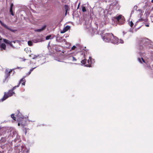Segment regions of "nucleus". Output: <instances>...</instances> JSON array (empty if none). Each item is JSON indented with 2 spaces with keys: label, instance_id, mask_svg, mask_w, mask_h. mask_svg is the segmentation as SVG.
<instances>
[{
  "label": "nucleus",
  "instance_id": "1",
  "mask_svg": "<svg viewBox=\"0 0 153 153\" xmlns=\"http://www.w3.org/2000/svg\"><path fill=\"white\" fill-rule=\"evenodd\" d=\"M3 42L7 44H9L12 47H15L16 44L19 43L18 41H11L7 40L6 39H0V48L1 50H5L6 48L5 44Z\"/></svg>",
  "mask_w": 153,
  "mask_h": 153
},
{
  "label": "nucleus",
  "instance_id": "2",
  "mask_svg": "<svg viewBox=\"0 0 153 153\" xmlns=\"http://www.w3.org/2000/svg\"><path fill=\"white\" fill-rule=\"evenodd\" d=\"M103 41L105 42H111L114 44L118 43H123V41L121 39H103Z\"/></svg>",
  "mask_w": 153,
  "mask_h": 153
},
{
  "label": "nucleus",
  "instance_id": "3",
  "mask_svg": "<svg viewBox=\"0 0 153 153\" xmlns=\"http://www.w3.org/2000/svg\"><path fill=\"white\" fill-rule=\"evenodd\" d=\"M114 18L116 19V22L118 24L123 25L125 22L124 17L121 15L117 16L114 17Z\"/></svg>",
  "mask_w": 153,
  "mask_h": 153
},
{
  "label": "nucleus",
  "instance_id": "4",
  "mask_svg": "<svg viewBox=\"0 0 153 153\" xmlns=\"http://www.w3.org/2000/svg\"><path fill=\"white\" fill-rule=\"evenodd\" d=\"M14 92H13L12 90H9L7 94H6L5 93L4 96L1 99L2 101H3L7 99L9 97L12 96L13 94H14Z\"/></svg>",
  "mask_w": 153,
  "mask_h": 153
},
{
  "label": "nucleus",
  "instance_id": "5",
  "mask_svg": "<svg viewBox=\"0 0 153 153\" xmlns=\"http://www.w3.org/2000/svg\"><path fill=\"white\" fill-rule=\"evenodd\" d=\"M63 39H56V41L58 42H62L63 44H65V47L67 48H69V47L71 46V44L69 42H66L64 39L63 40Z\"/></svg>",
  "mask_w": 153,
  "mask_h": 153
},
{
  "label": "nucleus",
  "instance_id": "6",
  "mask_svg": "<svg viewBox=\"0 0 153 153\" xmlns=\"http://www.w3.org/2000/svg\"><path fill=\"white\" fill-rule=\"evenodd\" d=\"M102 38H115L114 35L112 33H106L104 34V36H102Z\"/></svg>",
  "mask_w": 153,
  "mask_h": 153
},
{
  "label": "nucleus",
  "instance_id": "7",
  "mask_svg": "<svg viewBox=\"0 0 153 153\" xmlns=\"http://www.w3.org/2000/svg\"><path fill=\"white\" fill-rule=\"evenodd\" d=\"M0 23L1 24V25L4 27L5 28L7 29V30H8L13 32H15L16 31H17V30H13L12 29H11L9 28L8 27H7V25H6L5 24H4V23H3L0 20Z\"/></svg>",
  "mask_w": 153,
  "mask_h": 153
},
{
  "label": "nucleus",
  "instance_id": "8",
  "mask_svg": "<svg viewBox=\"0 0 153 153\" xmlns=\"http://www.w3.org/2000/svg\"><path fill=\"white\" fill-rule=\"evenodd\" d=\"M17 114H16V120H19L20 119H23V116H22L21 114L18 111H17Z\"/></svg>",
  "mask_w": 153,
  "mask_h": 153
},
{
  "label": "nucleus",
  "instance_id": "9",
  "mask_svg": "<svg viewBox=\"0 0 153 153\" xmlns=\"http://www.w3.org/2000/svg\"><path fill=\"white\" fill-rule=\"evenodd\" d=\"M25 80L24 79V77L22 78L18 84L17 85V87H19L21 83H22V85H24L25 83Z\"/></svg>",
  "mask_w": 153,
  "mask_h": 153
},
{
  "label": "nucleus",
  "instance_id": "10",
  "mask_svg": "<svg viewBox=\"0 0 153 153\" xmlns=\"http://www.w3.org/2000/svg\"><path fill=\"white\" fill-rule=\"evenodd\" d=\"M70 28V26L69 25L66 26L65 27L62 31H61V32L62 33H64L67 31Z\"/></svg>",
  "mask_w": 153,
  "mask_h": 153
},
{
  "label": "nucleus",
  "instance_id": "11",
  "mask_svg": "<svg viewBox=\"0 0 153 153\" xmlns=\"http://www.w3.org/2000/svg\"><path fill=\"white\" fill-rule=\"evenodd\" d=\"M10 71H9L8 69H6V70L5 72V77L6 79H7L8 77L10 76Z\"/></svg>",
  "mask_w": 153,
  "mask_h": 153
},
{
  "label": "nucleus",
  "instance_id": "12",
  "mask_svg": "<svg viewBox=\"0 0 153 153\" xmlns=\"http://www.w3.org/2000/svg\"><path fill=\"white\" fill-rule=\"evenodd\" d=\"M46 27V25H45L44 26H43L41 28L35 30V31L36 32H41L43 30H44L45 28Z\"/></svg>",
  "mask_w": 153,
  "mask_h": 153
},
{
  "label": "nucleus",
  "instance_id": "13",
  "mask_svg": "<svg viewBox=\"0 0 153 153\" xmlns=\"http://www.w3.org/2000/svg\"><path fill=\"white\" fill-rule=\"evenodd\" d=\"M33 42L35 43L42 42L43 41L42 39H35L33 40Z\"/></svg>",
  "mask_w": 153,
  "mask_h": 153
},
{
  "label": "nucleus",
  "instance_id": "14",
  "mask_svg": "<svg viewBox=\"0 0 153 153\" xmlns=\"http://www.w3.org/2000/svg\"><path fill=\"white\" fill-rule=\"evenodd\" d=\"M87 62L89 64H86L85 65V66L87 67H90L91 66V58L90 57H89V59L88 60Z\"/></svg>",
  "mask_w": 153,
  "mask_h": 153
},
{
  "label": "nucleus",
  "instance_id": "15",
  "mask_svg": "<svg viewBox=\"0 0 153 153\" xmlns=\"http://www.w3.org/2000/svg\"><path fill=\"white\" fill-rule=\"evenodd\" d=\"M80 47V45L79 44H76V45H74L71 48V51L74 50L77 47Z\"/></svg>",
  "mask_w": 153,
  "mask_h": 153
},
{
  "label": "nucleus",
  "instance_id": "16",
  "mask_svg": "<svg viewBox=\"0 0 153 153\" xmlns=\"http://www.w3.org/2000/svg\"><path fill=\"white\" fill-rule=\"evenodd\" d=\"M117 3V1L116 0H114L112 2L111 4V6H116Z\"/></svg>",
  "mask_w": 153,
  "mask_h": 153
},
{
  "label": "nucleus",
  "instance_id": "17",
  "mask_svg": "<svg viewBox=\"0 0 153 153\" xmlns=\"http://www.w3.org/2000/svg\"><path fill=\"white\" fill-rule=\"evenodd\" d=\"M6 131V129L5 128H1L0 129V132H1V134H3V133H4Z\"/></svg>",
  "mask_w": 153,
  "mask_h": 153
},
{
  "label": "nucleus",
  "instance_id": "18",
  "mask_svg": "<svg viewBox=\"0 0 153 153\" xmlns=\"http://www.w3.org/2000/svg\"><path fill=\"white\" fill-rule=\"evenodd\" d=\"M65 15L66 14L67 12L68 9V6L67 5H65Z\"/></svg>",
  "mask_w": 153,
  "mask_h": 153
},
{
  "label": "nucleus",
  "instance_id": "19",
  "mask_svg": "<svg viewBox=\"0 0 153 153\" xmlns=\"http://www.w3.org/2000/svg\"><path fill=\"white\" fill-rule=\"evenodd\" d=\"M138 61L140 63H142V62H141V60H142L143 62H145L144 60V59L142 58H141V59L140 58H139L138 59Z\"/></svg>",
  "mask_w": 153,
  "mask_h": 153
},
{
  "label": "nucleus",
  "instance_id": "20",
  "mask_svg": "<svg viewBox=\"0 0 153 153\" xmlns=\"http://www.w3.org/2000/svg\"><path fill=\"white\" fill-rule=\"evenodd\" d=\"M10 12L12 15L13 16H14V13H13V9H11V8H10Z\"/></svg>",
  "mask_w": 153,
  "mask_h": 153
},
{
  "label": "nucleus",
  "instance_id": "21",
  "mask_svg": "<svg viewBox=\"0 0 153 153\" xmlns=\"http://www.w3.org/2000/svg\"><path fill=\"white\" fill-rule=\"evenodd\" d=\"M28 44L29 46H32L33 45L32 41H29L28 42Z\"/></svg>",
  "mask_w": 153,
  "mask_h": 153
},
{
  "label": "nucleus",
  "instance_id": "22",
  "mask_svg": "<svg viewBox=\"0 0 153 153\" xmlns=\"http://www.w3.org/2000/svg\"><path fill=\"white\" fill-rule=\"evenodd\" d=\"M11 117L13 119L15 120H16V117H14V114H12L11 115Z\"/></svg>",
  "mask_w": 153,
  "mask_h": 153
},
{
  "label": "nucleus",
  "instance_id": "23",
  "mask_svg": "<svg viewBox=\"0 0 153 153\" xmlns=\"http://www.w3.org/2000/svg\"><path fill=\"white\" fill-rule=\"evenodd\" d=\"M86 60L85 59H84L82 60L81 61V63L83 64H85L86 62Z\"/></svg>",
  "mask_w": 153,
  "mask_h": 153
},
{
  "label": "nucleus",
  "instance_id": "24",
  "mask_svg": "<svg viewBox=\"0 0 153 153\" xmlns=\"http://www.w3.org/2000/svg\"><path fill=\"white\" fill-rule=\"evenodd\" d=\"M82 10L83 12H85L86 11V8L85 7L83 6L82 8Z\"/></svg>",
  "mask_w": 153,
  "mask_h": 153
},
{
  "label": "nucleus",
  "instance_id": "25",
  "mask_svg": "<svg viewBox=\"0 0 153 153\" xmlns=\"http://www.w3.org/2000/svg\"><path fill=\"white\" fill-rule=\"evenodd\" d=\"M129 25L131 27H132L134 25L132 21H131L129 22Z\"/></svg>",
  "mask_w": 153,
  "mask_h": 153
},
{
  "label": "nucleus",
  "instance_id": "26",
  "mask_svg": "<svg viewBox=\"0 0 153 153\" xmlns=\"http://www.w3.org/2000/svg\"><path fill=\"white\" fill-rule=\"evenodd\" d=\"M72 59L73 61H76V59L73 56L72 57Z\"/></svg>",
  "mask_w": 153,
  "mask_h": 153
},
{
  "label": "nucleus",
  "instance_id": "27",
  "mask_svg": "<svg viewBox=\"0 0 153 153\" xmlns=\"http://www.w3.org/2000/svg\"><path fill=\"white\" fill-rule=\"evenodd\" d=\"M134 9L135 10H137L138 8V7L137 5H135L134 7Z\"/></svg>",
  "mask_w": 153,
  "mask_h": 153
},
{
  "label": "nucleus",
  "instance_id": "28",
  "mask_svg": "<svg viewBox=\"0 0 153 153\" xmlns=\"http://www.w3.org/2000/svg\"><path fill=\"white\" fill-rule=\"evenodd\" d=\"M36 68V67H35L34 68H32V69H30V71L31 72L32 71H33V70L34 69H35V68Z\"/></svg>",
  "mask_w": 153,
  "mask_h": 153
},
{
  "label": "nucleus",
  "instance_id": "29",
  "mask_svg": "<svg viewBox=\"0 0 153 153\" xmlns=\"http://www.w3.org/2000/svg\"><path fill=\"white\" fill-rule=\"evenodd\" d=\"M39 56H37L36 55H35L34 56V57H32V58L33 59H34L35 58H39Z\"/></svg>",
  "mask_w": 153,
  "mask_h": 153
},
{
  "label": "nucleus",
  "instance_id": "30",
  "mask_svg": "<svg viewBox=\"0 0 153 153\" xmlns=\"http://www.w3.org/2000/svg\"><path fill=\"white\" fill-rule=\"evenodd\" d=\"M137 11H139L140 13H141L142 12V10L141 9H137Z\"/></svg>",
  "mask_w": 153,
  "mask_h": 153
},
{
  "label": "nucleus",
  "instance_id": "31",
  "mask_svg": "<svg viewBox=\"0 0 153 153\" xmlns=\"http://www.w3.org/2000/svg\"><path fill=\"white\" fill-rule=\"evenodd\" d=\"M51 37V35H48V36H47L45 38H50Z\"/></svg>",
  "mask_w": 153,
  "mask_h": 153
},
{
  "label": "nucleus",
  "instance_id": "32",
  "mask_svg": "<svg viewBox=\"0 0 153 153\" xmlns=\"http://www.w3.org/2000/svg\"><path fill=\"white\" fill-rule=\"evenodd\" d=\"M13 4L12 3L10 5V8H11V9H13Z\"/></svg>",
  "mask_w": 153,
  "mask_h": 153
},
{
  "label": "nucleus",
  "instance_id": "33",
  "mask_svg": "<svg viewBox=\"0 0 153 153\" xmlns=\"http://www.w3.org/2000/svg\"><path fill=\"white\" fill-rule=\"evenodd\" d=\"M17 86H15L14 87H13L12 90H13V91L15 89H16V88L17 87Z\"/></svg>",
  "mask_w": 153,
  "mask_h": 153
},
{
  "label": "nucleus",
  "instance_id": "34",
  "mask_svg": "<svg viewBox=\"0 0 153 153\" xmlns=\"http://www.w3.org/2000/svg\"><path fill=\"white\" fill-rule=\"evenodd\" d=\"M31 72H30V71H29L27 74V75H30V74H31Z\"/></svg>",
  "mask_w": 153,
  "mask_h": 153
},
{
  "label": "nucleus",
  "instance_id": "35",
  "mask_svg": "<svg viewBox=\"0 0 153 153\" xmlns=\"http://www.w3.org/2000/svg\"><path fill=\"white\" fill-rule=\"evenodd\" d=\"M23 59V61H25V60H26L25 59Z\"/></svg>",
  "mask_w": 153,
  "mask_h": 153
},
{
  "label": "nucleus",
  "instance_id": "36",
  "mask_svg": "<svg viewBox=\"0 0 153 153\" xmlns=\"http://www.w3.org/2000/svg\"><path fill=\"white\" fill-rule=\"evenodd\" d=\"M151 2L153 3V0H152Z\"/></svg>",
  "mask_w": 153,
  "mask_h": 153
},
{
  "label": "nucleus",
  "instance_id": "37",
  "mask_svg": "<svg viewBox=\"0 0 153 153\" xmlns=\"http://www.w3.org/2000/svg\"><path fill=\"white\" fill-rule=\"evenodd\" d=\"M19 125H20V124H19V123H18V126H19Z\"/></svg>",
  "mask_w": 153,
  "mask_h": 153
},
{
  "label": "nucleus",
  "instance_id": "38",
  "mask_svg": "<svg viewBox=\"0 0 153 153\" xmlns=\"http://www.w3.org/2000/svg\"><path fill=\"white\" fill-rule=\"evenodd\" d=\"M42 57L43 58V59H44L45 58L44 56H42Z\"/></svg>",
  "mask_w": 153,
  "mask_h": 153
},
{
  "label": "nucleus",
  "instance_id": "39",
  "mask_svg": "<svg viewBox=\"0 0 153 153\" xmlns=\"http://www.w3.org/2000/svg\"><path fill=\"white\" fill-rule=\"evenodd\" d=\"M28 62H30V61L29 60H28Z\"/></svg>",
  "mask_w": 153,
  "mask_h": 153
},
{
  "label": "nucleus",
  "instance_id": "40",
  "mask_svg": "<svg viewBox=\"0 0 153 153\" xmlns=\"http://www.w3.org/2000/svg\"><path fill=\"white\" fill-rule=\"evenodd\" d=\"M19 68H19V67H17V68H18V69H19Z\"/></svg>",
  "mask_w": 153,
  "mask_h": 153
},
{
  "label": "nucleus",
  "instance_id": "41",
  "mask_svg": "<svg viewBox=\"0 0 153 153\" xmlns=\"http://www.w3.org/2000/svg\"><path fill=\"white\" fill-rule=\"evenodd\" d=\"M146 26H147V27H148V26H149V25H146Z\"/></svg>",
  "mask_w": 153,
  "mask_h": 153
},
{
  "label": "nucleus",
  "instance_id": "42",
  "mask_svg": "<svg viewBox=\"0 0 153 153\" xmlns=\"http://www.w3.org/2000/svg\"><path fill=\"white\" fill-rule=\"evenodd\" d=\"M49 44H50V43H48V45H49Z\"/></svg>",
  "mask_w": 153,
  "mask_h": 153
},
{
  "label": "nucleus",
  "instance_id": "43",
  "mask_svg": "<svg viewBox=\"0 0 153 153\" xmlns=\"http://www.w3.org/2000/svg\"><path fill=\"white\" fill-rule=\"evenodd\" d=\"M46 39L47 40H48V39Z\"/></svg>",
  "mask_w": 153,
  "mask_h": 153
}]
</instances>
